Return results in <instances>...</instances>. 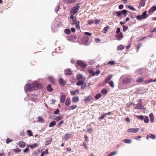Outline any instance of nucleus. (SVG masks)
<instances>
[{
    "label": "nucleus",
    "instance_id": "f257e3e1",
    "mask_svg": "<svg viewBox=\"0 0 156 156\" xmlns=\"http://www.w3.org/2000/svg\"><path fill=\"white\" fill-rule=\"evenodd\" d=\"M79 4H76L70 11V18L71 19L74 18V15L76 13L80 8Z\"/></svg>",
    "mask_w": 156,
    "mask_h": 156
},
{
    "label": "nucleus",
    "instance_id": "f03ea898",
    "mask_svg": "<svg viewBox=\"0 0 156 156\" xmlns=\"http://www.w3.org/2000/svg\"><path fill=\"white\" fill-rule=\"evenodd\" d=\"M134 79L129 77H125L122 80V83L126 84H134Z\"/></svg>",
    "mask_w": 156,
    "mask_h": 156
},
{
    "label": "nucleus",
    "instance_id": "7ed1b4c3",
    "mask_svg": "<svg viewBox=\"0 0 156 156\" xmlns=\"http://www.w3.org/2000/svg\"><path fill=\"white\" fill-rule=\"evenodd\" d=\"M148 17V15L147 14V11H145L142 13L141 15L137 16L136 18L138 20H141L147 18Z\"/></svg>",
    "mask_w": 156,
    "mask_h": 156
},
{
    "label": "nucleus",
    "instance_id": "20e7f679",
    "mask_svg": "<svg viewBox=\"0 0 156 156\" xmlns=\"http://www.w3.org/2000/svg\"><path fill=\"white\" fill-rule=\"evenodd\" d=\"M25 90L26 91L29 92L34 90L33 83L32 84L28 83L25 86Z\"/></svg>",
    "mask_w": 156,
    "mask_h": 156
},
{
    "label": "nucleus",
    "instance_id": "39448f33",
    "mask_svg": "<svg viewBox=\"0 0 156 156\" xmlns=\"http://www.w3.org/2000/svg\"><path fill=\"white\" fill-rule=\"evenodd\" d=\"M77 64L78 66L81 67V70L85 69L87 65V64H85L83 61L81 60H78L77 61Z\"/></svg>",
    "mask_w": 156,
    "mask_h": 156
},
{
    "label": "nucleus",
    "instance_id": "423d86ee",
    "mask_svg": "<svg viewBox=\"0 0 156 156\" xmlns=\"http://www.w3.org/2000/svg\"><path fill=\"white\" fill-rule=\"evenodd\" d=\"M127 11L126 10H123L121 11H117L116 13L117 14V15L119 17H120L122 15H126L127 14Z\"/></svg>",
    "mask_w": 156,
    "mask_h": 156
},
{
    "label": "nucleus",
    "instance_id": "0eeeda50",
    "mask_svg": "<svg viewBox=\"0 0 156 156\" xmlns=\"http://www.w3.org/2000/svg\"><path fill=\"white\" fill-rule=\"evenodd\" d=\"M33 87L34 90L38 88H42V86L41 83H33Z\"/></svg>",
    "mask_w": 156,
    "mask_h": 156
},
{
    "label": "nucleus",
    "instance_id": "6e6552de",
    "mask_svg": "<svg viewBox=\"0 0 156 156\" xmlns=\"http://www.w3.org/2000/svg\"><path fill=\"white\" fill-rule=\"evenodd\" d=\"M88 40H77V42H79L81 44H84L87 45L88 44Z\"/></svg>",
    "mask_w": 156,
    "mask_h": 156
},
{
    "label": "nucleus",
    "instance_id": "1a4fd4ad",
    "mask_svg": "<svg viewBox=\"0 0 156 156\" xmlns=\"http://www.w3.org/2000/svg\"><path fill=\"white\" fill-rule=\"evenodd\" d=\"M140 128H139L135 129L130 128L127 131L130 133L132 132L134 133H136L138 132Z\"/></svg>",
    "mask_w": 156,
    "mask_h": 156
},
{
    "label": "nucleus",
    "instance_id": "9d476101",
    "mask_svg": "<svg viewBox=\"0 0 156 156\" xmlns=\"http://www.w3.org/2000/svg\"><path fill=\"white\" fill-rule=\"evenodd\" d=\"M111 113H112L110 112L104 113L103 115H101V116L99 117L98 119L99 120H101L104 119L105 116L106 115H111Z\"/></svg>",
    "mask_w": 156,
    "mask_h": 156
},
{
    "label": "nucleus",
    "instance_id": "9b49d317",
    "mask_svg": "<svg viewBox=\"0 0 156 156\" xmlns=\"http://www.w3.org/2000/svg\"><path fill=\"white\" fill-rule=\"evenodd\" d=\"M18 145L21 148H24L26 146L25 142L23 140L20 141L18 143Z\"/></svg>",
    "mask_w": 156,
    "mask_h": 156
},
{
    "label": "nucleus",
    "instance_id": "f8f14e48",
    "mask_svg": "<svg viewBox=\"0 0 156 156\" xmlns=\"http://www.w3.org/2000/svg\"><path fill=\"white\" fill-rule=\"evenodd\" d=\"M49 81L52 84L55 83V79L52 76H49L48 77Z\"/></svg>",
    "mask_w": 156,
    "mask_h": 156
},
{
    "label": "nucleus",
    "instance_id": "ddd939ff",
    "mask_svg": "<svg viewBox=\"0 0 156 156\" xmlns=\"http://www.w3.org/2000/svg\"><path fill=\"white\" fill-rule=\"evenodd\" d=\"M52 138L51 137H49L47 138V140L45 141V145H48L50 144L52 141Z\"/></svg>",
    "mask_w": 156,
    "mask_h": 156
},
{
    "label": "nucleus",
    "instance_id": "4468645a",
    "mask_svg": "<svg viewBox=\"0 0 156 156\" xmlns=\"http://www.w3.org/2000/svg\"><path fill=\"white\" fill-rule=\"evenodd\" d=\"M93 99L91 96H89L86 97V98L84 100L86 102H89L91 100H93Z\"/></svg>",
    "mask_w": 156,
    "mask_h": 156
},
{
    "label": "nucleus",
    "instance_id": "2eb2a0df",
    "mask_svg": "<svg viewBox=\"0 0 156 156\" xmlns=\"http://www.w3.org/2000/svg\"><path fill=\"white\" fill-rule=\"evenodd\" d=\"M139 100L140 101V102L139 103H138L136 105V106L135 107L136 109H140L142 107V104L141 99H140Z\"/></svg>",
    "mask_w": 156,
    "mask_h": 156
},
{
    "label": "nucleus",
    "instance_id": "dca6fc26",
    "mask_svg": "<svg viewBox=\"0 0 156 156\" xmlns=\"http://www.w3.org/2000/svg\"><path fill=\"white\" fill-rule=\"evenodd\" d=\"M59 83L62 85H64L66 84V82L65 80L62 78H60L59 80Z\"/></svg>",
    "mask_w": 156,
    "mask_h": 156
},
{
    "label": "nucleus",
    "instance_id": "f3484780",
    "mask_svg": "<svg viewBox=\"0 0 156 156\" xmlns=\"http://www.w3.org/2000/svg\"><path fill=\"white\" fill-rule=\"evenodd\" d=\"M155 11H156V6H153L149 9L148 12L152 13Z\"/></svg>",
    "mask_w": 156,
    "mask_h": 156
},
{
    "label": "nucleus",
    "instance_id": "a211bd4d",
    "mask_svg": "<svg viewBox=\"0 0 156 156\" xmlns=\"http://www.w3.org/2000/svg\"><path fill=\"white\" fill-rule=\"evenodd\" d=\"M65 74L66 75H70L72 74V71L69 69H66L65 70Z\"/></svg>",
    "mask_w": 156,
    "mask_h": 156
},
{
    "label": "nucleus",
    "instance_id": "6ab92c4d",
    "mask_svg": "<svg viewBox=\"0 0 156 156\" xmlns=\"http://www.w3.org/2000/svg\"><path fill=\"white\" fill-rule=\"evenodd\" d=\"M79 101V98L77 96L73 97L72 98V101L73 103H77Z\"/></svg>",
    "mask_w": 156,
    "mask_h": 156
},
{
    "label": "nucleus",
    "instance_id": "aec40b11",
    "mask_svg": "<svg viewBox=\"0 0 156 156\" xmlns=\"http://www.w3.org/2000/svg\"><path fill=\"white\" fill-rule=\"evenodd\" d=\"M72 24H75L76 25V27L77 29H79L80 28V22L79 21H77L75 23H72Z\"/></svg>",
    "mask_w": 156,
    "mask_h": 156
},
{
    "label": "nucleus",
    "instance_id": "412c9836",
    "mask_svg": "<svg viewBox=\"0 0 156 156\" xmlns=\"http://www.w3.org/2000/svg\"><path fill=\"white\" fill-rule=\"evenodd\" d=\"M112 76L111 75H108V76L106 77L105 78V82L107 83L108 82V81L110 80L112 77Z\"/></svg>",
    "mask_w": 156,
    "mask_h": 156
},
{
    "label": "nucleus",
    "instance_id": "4be33fe9",
    "mask_svg": "<svg viewBox=\"0 0 156 156\" xmlns=\"http://www.w3.org/2000/svg\"><path fill=\"white\" fill-rule=\"evenodd\" d=\"M65 100V95H62L60 97V101L61 103H64Z\"/></svg>",
    "mask_w": 156,
    "mask_h": 156
},
{
    "label": "nucleus",
    "instance_id": "5701e85b",
    "mask_svg": "<svg viewBox=\"0 0 156 156\" xmlns=\"http://www.w3.org/2000/svg\"><path fill=\"white\" fill-rule=\"evenodd\" d=\"M71 103L70 101L69 98H67L66 100L65 103V105L66 106H69Z\"/></svg>",
    "mask_w": 156,
    "mask_h": 156
},
{
    "label": "nucleus",
    "instance_id": "b1692460",
    "mask_svg": "<svg viewBox=\"0 0 156 156\" xmlns=\"http://www.w3.org/2000/svg\"><path fill=\"white\" fill-rule=\"evenodd\" d=\"M149 117L150 119H151V121L152 122H154V118L153 114L152 113H151L149 115Z\"/></svg>",
    "mask_w": 156,
    "mask_h": 156
},
{
    "label": "nucleus",
    "instance_id": "393cba45",
    "mask_svg": "<svg viewBox=\"0 0 156 156\" xmlns=\"http://www.w3.org/2000/svg\"><path fill=\"white\" fill-rule=\"evenodd\" d=\"M123 142L126 144H130L132 142L131 140L128 139H124L123 140Z\"/></svg>",
    "mask_w": 156,
    "mask_h": 156
},
{
    "label": "nucleus",
    "instance_id": "a878e982",
    "mask_svg": "<svg viewBox=\"0 0 156 156\" xmlns=\"http://www.w3.org/2000/svg\"><path fill=\"white\" fill-rule=\"evenodd\" d=\"M124 48V46L123 45H120L117 47V48L118 50H122Z\"/></svg>",
    "mask_w": 156,
    "mask_h": 156
},
{
    "label": "nucleus",
    "instance_id": "bb28decb",
    "mask_svg": "<svg viewBox=\"0 0 156 156\" xmlns=\"http://www.w3.org/2000/svg\"><path fill=\"white\" fill-rule=\"evenodd\" d=\"M145 0H142L141 1L140 3V6L141 7L144 6L145 5Z\"/></svg>",
    "mask_w": 156,
    "mask_h": 156
},
{
    "label": "nucleus",
    "instance_id": "cd10ccee",
    "mask_svg": "<svg viewBox=\"0 0 156 156\" xmlns=\"http://www.w3.org/2000/svg\"><path fill=\"white\" fill-rule=\"evenodd\" d=\"M64 2L68 3H71L75 2L76 0H64Z\"/></svg>",
    "mask_w": 156,
    "mask_h": 156
},
{
    "label": "nucleus",
    "instance_id": "c85d7f7f",
    "mask_svg": "<svg viewBox=\"0 0 156 156\" xmlns=\"http://www.w3.org/2000/svg\"><path fill=\"white\" fill-rule=\"evenodd\" d=\"M102 95L100 93H99L97 94L95 97L94 98L95 99L97 100L101 97Z\"/></svg>",
    "mask_w": 156,
    "mask_h": 156
},
{
    "label": "nucleus",
    "instance_id": "c756f323",
    "mask_svg": "<svg viewBox=\"0 0 156 156\" xmlns=\"http://www.w3.org/2000/svg\"><path fill=\"white\" fill-rule=\"evenodd\" d=\"M77 107V106L76 105H73L69 107V110H74Z\"/></svg>",
    "mask_w": 156,
    "mask_h": 156
},
{
    "label": "nucleus",
    "instance_id": "7c9ffc66",
    "mask_svg": "<svg viewBox=\"0 0 156 156\" xmlns=\"http://www.w3.org/2000/svg\"><path fill=\"white\" fill-rule=\"evenodd\" d=\"M48 150L47 149H46L45 151H43L42 152L40 156H44L45 154H48Z\"/></svg>",
    "mask_w": 156,
    "mask_h": 156
},
{
    "label": "nucleus",
    "instance_id": "2f4dec72",
    "mask_svg": "<svg viewBox=\"0 0 156 156\" xmlns=\"http://www.w3.org/2000/svg\"><path fill=\"white\" fill-rule=\"evenodd\" d=\"M47 90L48 91H51L53 90V89H52L51 87V85L49 84L47 87Z\"/></svg>",
    "mask_w": 156,
    "mask_h": 156
},
{
    "label": "nucleus",
    "instance_id": "473e14b6",
    "mask_svg": "<svg viewBox=\"0 0 156 156\" xmlns=\"http://www.w3.org/2000/svg\"><path fill=\"white\" fill-rule=\"evenodd\" d=\"M38 144H32L29 146V147L33 149L34 148L37 147L38 146Z\"/></svg>",
    "mask_w": 156,
    "mask_h": 156
},
{
    "label": "nucleus",
    "instance_id": "72a5a7b5",
    "mask_svg": "<svg viewBox=\"0 0 156 156\" xmlns=\"http://www.w3.org/2000/svg\"><path fill=\"white\" fill-rule=\"evenodd\" d=\"M101 93L103 94H106L108 92V90L105 89H102L101 91Z\"/></svg>",
    "mask_w": 156,
    "mask_h": 156
},
{
    "label": "nucleus",
    "instance_id": "f704fd0d",
    "mask_svg": "<svg viewBox=\"0 0 156 156\" xmlns=\"http://www.w3.org/2000/svg\"><path fill=\"white\" fill-rule=\"evenodd\" d=\"M71 135L66 133L64 136V138L65 140H68L70 137Z\"/></svg>",
    "mask_w": 156,
    "mask_h": 156
},
{
    "label": "nucleus",
    "instance_id": "c9c22d12",
    "mask_svg": "<svg viewBox=\"0 0 156 156\" xmlns=\"http://www.w3.org/2000/svg\"><path fill=\"white\" fill-rule=\"evenodd\" d=\"M88 72L92 76H94L95 75V73L92 70H89Z\"/></svg>",
    "mask_w": 156,
    "mask_h": 156
},
{
    "label": "nucleus",
    "instance_id": "e433bc0d",
    "mask_svg": "<svg viewBox=\"0 0 156 156\" xmlns=\"http://www.w3.org/2000/svg\"><path fill=\"white\" fill-rule=\"evenodd\" d=\"M143 78L142 77H140L137 79L136 80V82L137 83L141 82L143 81Z\"/></svg>",
    "mask_w": 156,
    "mask_h": 156
},
{
    "label": "nucleus",
    "instance_id": "4c0bfd02",
    "mask_svg": "<svg viewBox=\"0 0 156 156\" xmlns=\"http://www.w3.org/2000/svg\"><path fill=\"white\" fill-rule=\"evenodd\" d=\"M117 153V152L116 151H113L112 152L110 153L107 156H112L113 155H115Z\"/></svg>",
    "mask_w": 156,
    "mask_h": 156
},
{
    "label": "nucleus",
    "instance_id": "58836bf2",
    "mask_svg": "<svg viewBox=\"0 0 156 156\" xmlns=\"http://www.w3.org/2000/svg\"><path fill=\"white\" fill-rule=\"evenodd\" d=\"M56 124L55 122L54 121H53L50 123L49 126L50 127H51L55 126Z\"/></svg>",
    "mask_w": 156,
    "mask_h": 156
},
{
    "label": "nucleus",
    "instance_id": "ea45409f",
    "mask_svg": "<svg viewBox=\"0 0 156 156\" xmlns=\"http://www.w3.org/2000/svg\"><path fill=\"white\" fill-rule=\"evenodd\" d=\"M83 82L82 80H79L78 82L76 83V85L78 86H80L81 85L83 84Z\"/></svg>",
    "mask_w": 156,
    "mask_h": 156
},
{
    "label": "nucleus",
    "instance_id": "a19ab883",
    "mask_svg": "<svg viewBox=\"0 0 156 156\" xmlns=\"http://www.w3.org/2000/svg\"><path fill=\"white\" fill-rule=\"evenodd\" d=\"M27 132L29 136H33V133L31 130H27Z\"/></svg>",
    "mask_w": 156,
    "mask_h": 156
},
{
    "label": "nucleus",
    "instance_id": "79ce46f5",
    "mask_svg": "<svg viewBox=\"0 0 156 156\" xmlns=\"http://www.w3.org/2000/svg\"><path fill=\"white\" fill-rule=\"evenodd\" d=\"M76 78L78 80H81L83 78V76L81 74H78Z\"/></svg>",
    "mask_w": 156,
    "mask_h": 156
},
{
    "label": "nucleus",
    "instance_id": "37998d69",
    "mask_svg": "<svg viewBox=\"0 0 156 156\" xmlns=\"http://www.w3.org/2000/svg\"><path fill=\"white\" fill-rule=\"evenodd\" d=\"M64 32L65 34H69L70 33V31L68 29H66L65 30Z\"/></svg>",
    "mask_w": 156,
    "mask_h": 156
},
{
    "label": "nucleus",
    "instance_id": "c03bdc74",
    "mask_svg": "<svg viewBox=\"0 0 156 156\" xmlns=\"http://www.w3.org/2000/svg\"><path fill=\"white\" fill-rule=\"evenodd\" d=\"M144 122L146 123H147L148 122H149V119L148 117L147 116L145 117L144 118Z\"/></svg>",
    "mask_w": 156,
    "mask_h": 156
},
{
    "label": "nucleus",
    "instance_id": "a18cd8bd",
    "mask_svg": "<svg viewBox=\"0 0 156 156\" xmlns=\"http://www.w3.org/2000/svg\"><path fill=\"white\" fill-rule=\"evenodd\" d=\"M115 63V62L114 61H109L107 63V65H113Z\"/></svg>",
    "mask_w": 156,
    "mask_h": 156
},
{
    "label": "nucleus",
    "instance_id": "49530a36",
    "mask_svg": "<svg viewBox=\"0 0 156 156\" xmlns=\"http://www.w3.org/2000/svg\"><path fill=\"white\" fill-rule=\"evenodd\" d=\"M64 121L63 120H61V121L58 124V125L57 126V127H59L61 125L63 124L64 123Z\"/></svg>",
    "mask_w": 156,
    "mask_h": 156
},
{
    "label": "nucleus",
    "instance_id": "de8ad7c7",
    "mask_svg": "<svg viewBox=\"0 0 156 156\" xmlns=\"http://www.w3.org/2000/svg\"><path fill=\"white\" fill-rule=\"evenodd\" d=\"M136 117L138 119H140L141 120H143L144 119V116L143 115H136Z\"/></svg>",
    "mask_w": 156,
    "mask_h": 156
},
{
    "label": "nucleus",
    "instance_id": "09e8293b",
    "mask_svg": "<svg viewBox=\"0 0 156 156\" xmlns=\"http://www.w3.org/2000/svg\"><path fill=\"white\" fill-rule=\"evenodd\" d=\"M62 119V117L61 116H58L56 117L54 120L56 121H58Z\"/></svg>",
    "mask_w": 156,
    "mask_h": 156
},
{
    "label": "nucleus",
    "instance_id": "8fccbe9b",
    "mask_svg": "<svg viewBox=\"0 0 156 156\" xmlns=\"http://www.w3.org/2000/svg\"><path fill=\"white\" fill-rule=\"evenodd\" d=\"M156 82V79L153 80L152 79H151L147 81V82H146L145 83H149L151 82Z\"/></svg>",
    "mask_w": 156,
    "mask_h": 156
},
{
    "label": "nucleus",
    "instance_id": "3c124183",
    "mask_svg": "<svg viewBox=\"0 0 156 156\" xmlns=\"http://www.w3.org/2000/svg\"><path fill=\"white\" fill-rule=\"evenodd\" d=\"M108 83L109 84L110 86L112 87L113 88L114 87V83L112 81H110L109 82H108Z\"/></svg>",
    "mask_w": 156,
    "mask_h": 156
},
{
    "label": "nucleus",
    "instance_id": "603ef678",
    "mask_svg": "<svg viewBox=\"0 0 156 156\" xmlns=\"http://www.w3.org/2000/svg\"><path fill=\"white\" fill-rule=\"evenodd\" d=\"M13 151L15 152H20L21 151V150L19 148H17L16 149H14Z\"/></svg>",
    "mask_w": 156,
    "mask_h": 156
},
{
    "label": "nucleus",
    "instance_id": "864d4df0",
    "mask_svg": "<svg viewBox=\"0 0 156 156\" xmlns=\"http://www.w3.org/2000/svg\"><path fill=\"white\" fill-rule=\"evenodd\" d=\"M87 23L88 24L91 25L93 23H94V21L93 20H88L87 21Z\"/></svg>",
    "mask_w": 156,
    "mask_h": 156
},
{
    "label": "nucleus",
    "instance_id": "5fc2aeb1",
    "mask_svg": "<svg viewBox=\"0 0 156 156\" xmlns=\"http://www.w3.org/2000/svg\"><path fill=\"white\" fill-rule=\"evenodd\" d=\"M12 140L9 139V138H7L6 139V143L7 144H9V143L10 142H12Z\"/></svg>",
    "mask_w": 156,
    "mask_h": 156
},
{
    "label": "nucleus",
    "instance_id": "6e6d98bb",
    "mask_svg": "<svg viewBox=\"0 0 156 156\" xmlns=\"http://www.w3.org/2000/svg\"><path fill=\"white\" fill-rule=\"evenodd\" d=\"M108 29V27H105L103 31V33H106Z\"/></svg>",
    "mask_w": 156,
    "mask_h": 156
},
{
    "label": "nucleus",
    "instance_id": "4d7b16f0",
    "mask_svg": "<svg viewBox=\"0 0 156 156\" xmlns=\"http://www.w3.org/2000/svg\"><path fill=\"white\" fill-rule=\"evenodd\" d=\"M150 137L153 139H154L156 138L155 135L153 134H150Z\"/></svg>",
    "mask_w": 156,
    "mask_h": 156
},
{
    "label": "nucleus",
    "instance_id": "13d9d810",
    "mask_svg": "<svg viewBox=\"0 0 156 156\" xmlns=\"http://www.w3.org/2000/svg\"><path fill=\"white\" fill-rule=\"evenodd\" d=\"M122 27H123V30L124 31H126L128 29V27L127 26L123 25Z\"/></svg>",
    "mask_w": 156,
    "mask_h": 156
},
{
    "label": "nucleus",
    "instance_id": "bf43d9fd",
    "mask_svg": "<svg viewBox=\"0 0 156 156\" xmlns=\"http://www.w3.org/2000/svg\"><path fill=\"white\" fill-rule=\"evenodd\" d=\"M29 151V150L28 148H26L24 149L23 151L24 153H27Z\"/></svg>",
    "mask_w": 156,
    "mask_h": 156
},
{
    "label": "nucleus",
    "instance_id": "052dcab7",
    "mask_svg": "<svg viewBox=\"0 0 156 156\" xmlns=\"http://www.w3.org/2000/svg\"><path fill=\"white\" fill-rule=\"evenodd\" d=\"M38 121L39 122H42L43 121V119L41 116H39L38 117Z\"/></svg>",
    "mask_w": 156,
    "mask_h": 156
},
{
    "label": "nucleus",
    "instance_id": "680f3d73",
    "mask_svg": "<svg viewBox=\"0 0 156 156\" xmlns=\"http://www.w3.org/2000/svg\"><path fill=\"white\" fill-rule=\"evenodd\" d=\"M59 5H57L55 9V12H57L58 11V10H59Z\"/></svg>",
    "mask_w": 156,
    "mask_h": 156
},
{
    "label": "nucleus",
    "instance_id": "e2e57ef3",
    "mask_svg": "<svg viewBox=\"0 0 156 156\" xmlns=\"http://www.w3.org/2000/svg\"><path fill=\"white\" fill-rule=\"evenodd\" d=\"M100 20H96L94 21V23L95 24H97L99 23Z\"/></svg>",
    "mask_w": 156,
    "mask_h": 156
},
{
    "label": "nucleus",
    "instance_id": "0e129e2a",
    "mask_svg": "<svg viewBox=\"0 0 156 156\" xmlns=\"http://www.w3.org/2000/svg\"><path fill=\"white\" fill-rule=\"evenodd\" d=\"M70 94L72 95H75L76 94V91L74 90H73L70 92Z\"/></svg>",
    "mask_w": 156,
    "mask_h": 156
},
{
    "label": "nucleus",
    "instance_id": "69168bd1",
    "mask_svg": "<svg viewBox=\"0 0 156 156\" xmlns=\"http://www.w3.org/2000/svg\"><path fill=\"white\" fill-rule=\"evenodd\" d=\"M128 7L129 9H130L132 10L133 11H135V10H136L134 8L132 7L131 6H130V5H128Z\"/></svg>",
    "mask_w": 156,
    "mask_h": 156
},
{
    "label": "nucleus",
    "instance_id": "338daca9",
    "mask_svg": "<svg viewBox=\"0 0 156 156\" xmlns=\"http://www.w3.org/2000/svg\"><path fill=\"white\" fill-rule=\"evenodd\" d=\"M59 109H57L54 112V114H56L58 113H59Z\"/></svg>",
    "mask_w": 156,
    "mask_h": 156
},
{
    "label": "nucleus",
    "instance_id": "774afa93",
    "mask_svg": "<svg viewBox=\"0 0 156 156\" xmlns=\"http://www.w3.org/2000/svg\"><path fill=\"white\" fill-rule=\"evenodd\" d=\"M151 32H154L156 31V27L153 28L151 29Z\"/></svg>",
    "mask_w": 156,
    "mask_h": 156
}]
</instances>
